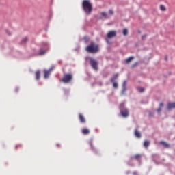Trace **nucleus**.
Returning <instances> with one entry per match:
<instances>
[{
  "label": "nucleus",
  "mask_w": 175,
  "mask_h": 175,
  "mask_svg": "<svg viewBox=\"0 0 175 175\" xmlns=\"http://www.w3.org/2000/svg\"><path fill=\"white\" fill-rule=\"evenodd\" d=\"M172 109H175V103H170L167 105V110H172Z\"/></svg>",
  "instance_id": "obj_9"
},
{
  "label": "nucleus",
  "mask_w": 175,
  "mask_h": 175,
  "mask_svg": "<svg viewBox=\"0 0 175 175\" xmlns=\"http://www.w3.org/2000/svg\"><path fill=\"white\" fill-rule=\"evenodd\" d=\"M124 104H122L120 105V114L124 117V118H126V117H129V111L126 108H123Z\"/></svg>",
  "instance_id": "obj_4"
},
{
  "label": "nucleus",
  "mask_w": 175,
  "mask_h": 175,
  "mask_svg": "<svg viewBox=\"0 0 175 175\" xmlns=\"http://www.w3.org/2000/svg\"><path fill=\"white\" fill-rule=\"evenodd\" d=\"M83 8L85 13H91L92 12V4H91L88 0L83 1Z\"/></svg>",
  "instance_id": "obj_2"
},
{
  "label": "nucleus",
  "mask_w": 175,
  "mask_h": 175,
  "mask_svg": "<svg viewBox=\"0 0 175 175\" xmlns=\"http://www.w3.org/2000/svg\"><path fill=\"white\" fill-rule=\"evenodd\" d=\"M109 14H111V16H113V14H114V12H113V10H110L109 12Z\"/></svg>",
  "instance_id": "obj_26"
},
{
  "label": "nucleus",
  "mask_w": 175,
  "mask_h": 175,
  "mask_svg": "<svg viewBox=\"0 0 175 175\" xmlns=\"http://www.w3.org/2000/svg\"><path fill=\"white\" fill-rule=\"evenodd\" d=\"M79 117L80 122H81V124H85V118H84V116H83L81 113H79Z\"/></svg>",
  "instance_id": "obj_8"
},
{
  "label": "nucleus",
  "mask_w": 175,
  "mask_h": 175,
  "mask_svg": "<svg viewBox=\"0 0 175 175\" xmlns=\"http://www.w3.org/2000/svg\"><path fill=\"white\" fill-rule=\"evenodd\" d=\"M18 147H20V145H18L16 146V148H17Z\"/></svg>",
  "instance_id": "obj_31"
},
{
  "label": "nucleus",
  "mask_w": 175,
  "mask_h": 175,
  "mask_svg": "<svg viewBox=\"0 0 175 175\" xmlns=\"http://www.w3.org/2000/svg\"><path fill=\"white\" fill-rule=\"evenodd\" d=\"M160 10H161L162 12H165V11H166V7H165V5H160Z\"/></svg>",
  "instance_id": "obj_19"
},
{
  "label": "nucleus",
  "mask_w": 175,
  "mask_h": 175,
  "mask_svg": "<svg viewBox=\"0 0 175 175\" xmlns=\"http://www.w3.org/2000/svg\"><path fill=\"white\" fill-rule=\"evenodd\" d=\"M101 16H103V17H105V18H108L107 17V13L103 12L100 13Z\"/></svg>",
  "instance_id": "obj_20"
},
{
  "label": "nucleus",
  "mask_w": 175,
  "mask_h": 175,
  "mask_svg": "<svg viewBox=\"0 0 175 175\" xmlns=\"http://www.w3.org/2000/svg\"><path fill=\"white\" fill-rule=\"evenodd\" d=\"M163 107V103H161L159 109L157 110V113L162 111V107Z\"/></svg>",
  "instance_id": "obj_16"
},
{
  "label": "nucleus",
  "mask_w": 175,
  "mask_h": 175,
  "mask_svg": "<svg viewBox=\"0 0 175 175\" xmlns=\"http://www.w3.org/2000/svg\"><path fill=\"white\" fill-rule=\"evenodd\" d=\"M133 175H137V172H134Z\"/></svg>",
  "instance_id": "obj_30"
},
{
  "label": "nucleus",
  "mask_w": 175,
  "mask_h": 175,
  "mask_svg": "<svg viewBox=\"0 0 175 175\" xmlns=\"http://www.w3.org/2000/svg\"><path fill=\"white\" fill-rule=\"evenodd\" d=\"M107 43H109V40H107Z\"/></svg>",
  "instance_id": "obj_33"
},
{
  "label": "nucleus",
  "mask_w": 175,
  "mask_h": 175,
  "mask_svg": "<svg viewBox=\"0 0 175 175\" xmlns=\"http://www.w3.org/2000/svg\"><path fill=\"white\" fill-rule=\"evenodd\" d=\"M137 65V62L135 63L134 64H133L132 67L135 68V66H136Z\"/></svg>",
  "instance_id": "obj_29"
},
{
  "label": "nucleus",
  "mask_w": 175,
  "mask_h": 175,
  "mask_svg": "<svg viewBox=\"0 0 175 175\" xmlns=\"http://www.w3.org/2000/svg\"><path fill=\"white\" fill-rule=\"evenodd\" d=\"M90 64L91 65L92 68H93V69L94 70H98V61H96L95 59L90 57Z\"/></svg>",
  "instance_id": "obj_5"
},
{
  "label": "nucleus",
  "mask_w": 175,
  "mask_h": 175,
  "mask_svg": "<svg viewBox=\"0 0 175 175\" xmlns=\"http://www.w3.org/2000/svg\"><path fill=\"white\" fill-rule=\"evenodd\" d=\"M134 158L135 159H140V158H142V154H135Z\"/></svg>",
  "instance_id": "obj_22"
},
{
  "label": "nucleus",
  "mask_w": 175,
  "mask_h": 175,
  "mask_svg": "<svg viewBox=\"0 0 175 175\" xmlns=\"http://www.w3.org/2000/svg\"><path fill=\"white\" fill-rule=\"evenodd\" d=\"M81 132L83 135H90V129H83Z\"/></svg>",
  "instance_id": "obj_12"
},
{
  "label": "nucleus",
  "mask_w": 175,
  "mask_h": 175,
  "mask_svg": "<svg viewBox=\"0 0 175 175\" xmlns=\"http://www.w3.org/2000/svg\"><path fill=\"white\" fill-rule=\"evenodd\" d=\"M90 146L92 150H94V147L92 146V142L90 143Z\"/></svg>",
  "instance_id": "obj_27"
},
{
  "label": "nucleus",
  "mask_w": 175,
  "mask_h": 175,
  "mask_svg": "<svg viewBox=\"0 0 175 175\" xmlns=\"http://www.w3.org/2000/svg\"><path fill=\"white\" fill-rule=\"evenodd\" d=\"M123 35H124V36L128 35V29H123Z\"/></svg>",
  "instance_id": "obj_24"
},
{
  "label": "nucleus",
  "mask_w": 175,
  "mask_h": 175,
  "mask_svg": "<svg viewBox=\"0 0 175 175\" xmlns=\"http://www.w3.org/2000/svg\"><path fill=\"white\" fill-rule=\"evenodd\" d=\"M118 79V73L115 74L111 78V83H115L116 80Z\"/></svg>",
  "instance_id": "obj_10"
},
{
  "label": "nucleus",
  "mask_w": 175,
  "mask_h": 175,
  "mask_svg": "<svg viewBox=\"0 0 175 175\" xmlns=\"http://www.w3.org/2000/svg\"><path fill=\"white\" fill-rule=\"evenodd\" d=\"M72 80H73V75L72 74H66L63 76L61 81L64 84H69Z\"/></svg>",
  "instance_id": "obj_3"
},
{
  "label": "nucleus",
  "mask_w": 175,
  "mask_h": 175,
  "mask_svg": "<svg viewBox=\"0 0 175 175\" xmlns=\"http://www.w3.org/2000/svg\"><path fill=\"white\" fill-rule=\"evenodd\" d=\"M148 146H150V141L146 140V141L144 142V146H145L146 148H147V147H148Z\"/></svg>",
  "instance_id": "obj_18"
},
{
  "label": "nucleus",
  "mask_w": 175,
  "mask_h": 175,
  "mask_svg": "<svg viewBox=\"0 0 175 175\" xmlns=\"http://www.w3.org/2000/svg\"><path fill=\"white\" fill-rule=\"evenodd\" d=\"M137 91H139V92H144V88H138Z\"/></svg>",
  "instance_id": "obj_25"
},
{
  "label": "nucleus",
  "mask_w": 175,
  "mask_h": 175,
  "mask_svg": "<svg viewBox=\"0 0 175 175\" xmlns=\"http://www.w3.org/2000/svg\"><path fill=\"white\" fill-rule=\"evenodd\" d=\"M165 61H167V57H165Z\"/></svg>",
  "instance_id": "obj_32"
},
{
  "label": "nucleus",
  "mask_w": 175,
  "mask_h": 175,
  "mask_svg": "<svg viewBox=\"0 0 175 175\" xmlns=\"http://www.w3.org/2000/svg\"><path fill=\"white\" fill-rule=\"evenodd\" d=\"M115 36H117V32L116 31H111L107 33L108 39H111V38H115Z\"/></svg>",
  "instance_id": "obj_6"
},
{
  "label": "nucleus",
  "mask_w": 175,
  "mask_h": 175,
  "mask_svg": "<svg viewBox=\"0 0 175 175\" xmlns=\"http://www.w3.org/2000/svg\"><path fill=\"white\" fill-rule=\"evenodd\" d=\"M44 54H46V51H44V50H42V49H40V55H44Z\"/></svg>",
  "instance_id": "obj_23"
},
{
  "label": "nucleus",
  "mask_w": 175,
  "mask_h": 175,
  "mask_svg": "<svg viewBox=\"0 0 175 175\" xmlns=\"http://www.w3.org/2000/svg\"><path fill=\"white\" fill-rule=\"evenodd\" d=\"M126 81H124L123 83V90L122 91V94H125V91H126Z\"/></svg>",
  "instance_id": "obj_13"
},
{
  "label": "nucleus",
  "mask_w": 175,
  "mask_h": 175,
  "mask_svg": "<svg viewBox=\"0 0 175 175\" xmlns=\"http://www.w3.org/2000/svg\"><path fill=\"white\" fill-rule=\"evenodd\" d=\"M36 80H39V79H40V71L38 70L36 72Z\"/></svg>",
  "instance_id": "obj_15"
},
{
  "label": "nucleus",
  "mask_w": 175,
  "mask_h": 175,
  "mask_svg": "<svg viewBox=\"0 0 175 175\" xmlns=\"http://www.w3.org/2000/svg\"><path fill=\"white\" fill-rule=\"evenodd\" d=\"M134 58H135V57H134L133 56H131V57L127 58V59H126V64H129V62H131L132 60H133Z\"/></svg>",
  "instance_id": "obj_17"
},
{
  "label": "nucleus",
  "mask_w": 175,
  "mask_h": 175,
  "mask_svg": "<svg viewBox=\"0 0 175 175\" xmlns=\"http://www.w3.org/2000/svg\"><path fill=\"white\" fill-rule=\"evenodd\" d=\"M159 143H160V144H162L163 146H164V147H166L167 148L170 147V145H169V144H167L163 141H161Z\"/></svg>",
  "instance_id": "obj_14"
},
{
  "label": "nucleus",
  "mask_w": 175,
  "mask_h": 175,
  "mask_svg": "<svg viewBox=\"0 0 175 175\" xmlns=\"http://www.w3.org/2000/svg\"><path fill=\"white\" fill-rule=\"evenodd\" d=\"M135 136L136 137H137L138 139H140V137H142V134H140V132H139V131H137V129L135 130Z\"/></svg>",
  "instance_id": "obj_11"
},
{
  "label": "nucleus",
  "mask_w": 175,
  "mask_h": 175,
  "mask_svg": "<svg viewBox=\"0 0 175 175\" xmlns=\"http://www.w3.org/2000/svg\"><path fill=\"white\" fill-rule=\"evenodd\" d=\"M28 41V38H25L23 40V42H27Z\"/></svg>",
  "instance_id": "obj_28"
},
{
  "label": "nucleus",
  "mask_w": 175,
  "mask_h": 175,
  "mask_svg": "<svg viewBox=\"0 0 175 175\" xmlns=\"http://www.w3.org/2000/svg\"><path fill=\"white\" fill-rule=\"evenodd\" d=\"M113 83V88H118V83H117V82H112Z\"/></svg>",
  "instance_id": "obj_21"
},
{
  "label": "nucleus",
  "mask_w": 175,
  "mask_h": 175,
  "mask_svg": "<svg viewBox=\"0 0 175 175\" xmlns=\"http://www.w3.org/2000/svg\"><path fill=\"white\" fill-rule=\"evenodd\" d=\"M100 20H102V18H100Z\"/></svg>",
  "instance_id": "obj_34"
},
{
  "label": "nucleus",
  "mask_w": 175,
  "mask_h": 175,
  "mask_svg": "<svg viewBox=\"0 0 175 175\" xmlns=\"http://www.w3.org/2000/svg\"><path fill=\"white\" fill-rule=\"evenodd\" d=\"M51 70H53V68H51L49 70H44V79H49V76H50V73H51Z\"/></svg>",
  "instance_id": "obj_7"
},
{
  "label": "nucleus",
  "mask_w": 175,
  "mask_h": 175,
  "mask_svg": "<svg viewBox=\"0 0 175 175\" xmlns=\"http://www.w3.org/2000/svg\"><path fill=\"white\" fill-rule=\"evenodd\" d=\"M85 51L88 53H92V54H95L99 51V45L96 44L94 42H91L86 48Z\"/></svg>",
  "instance_id": "obj_1"
}]
</instances>
